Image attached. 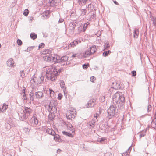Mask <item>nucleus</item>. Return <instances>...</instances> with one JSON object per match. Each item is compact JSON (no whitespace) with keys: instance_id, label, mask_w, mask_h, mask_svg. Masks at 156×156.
Masks as SVG:
<instances>
[{"instance_id":"864d4df0","label":"nucleus","mask_w":156,"mask_h":156,"mask_svg":"<svg viewBox=\"0 0 156 156\" xmlns=\"http://www.w3.org/2000/svg\"><path fill=\"white\" fill-rule=\"evenodd\" d=\"M62 94L61 93H59L58 95V99L59 100H61L62 99Z\"/></svg>"},{"instance_id":"20e7f679","label":"nucleus","mask_w":156,"mask_h":156,"mask_svg":"<svg viewBox=\"0 0 156 156\" xmlns=\"http://www.w3.org/2000/svg\"><path fill=\"white\" fill-rule=\"evenodd\" d=\"M44 75L43 76L42 74L38 77H35L34 75L31 79V81L37 84L42 83L44 82Z\"/></svg>"},{"instance_id":"4d7b16f0","label":"nucleus","mask_w":156,"mask_h":156,"mask_svg":"<svg viewBox=\"0 0 156 156\" xmlns=\"http://www.w3.org/2000/svg\"><path fill=\"white\" fill-rule=\"evenodd\" d=\"M96 78L94 76H92L90 77V80L91 82H93L94 80H95Z\"/></svg>"},{"instance_id":"39448f33","label":"nucleus","mask_w":156,"mask_h":156,"mask_svg":"<svg viewBox=\"0 0 156 156\" xmlns=\"http://www.w3.org/2000/svg\"><path fill=\"white\" fill-rule=\"evenodd\" d=\"M61 0H45L44 4L48 6L53 7L57 5Z\"/></svg>"},{"instance_id":"338daca9","label":"nucleus","mask_w":156,"mask_h":156,"mask_svg":"<svg viewBox=\"0 0 156 156\" xmlns=\"http://www.w3.org/2000/svg\"><path fill=\"white\" fill-rule=\"evenodd\" d=\"M64 92V95L66 97H66H67V93L66 92V90H65V91H63Z\"/></svg>"},{"instance_id":"c756f323","label":"nucleus","mask_w":156,"mask_h":156,"mask_svg":"<svg viewBox=\"0 0 156 156\" xmlns=\"http://www.w3.org/2000/svg\"><path fill=\"white\" fill-rule=\"evenodd\" d=\"M87 8L89 10H90L91 11H93V9H94V10L95 9H94L93 5L91 4L88 5Z\"/></svg>"},{"instance_id":"0eeeda50","label":"nucleus","mask_w":156,"mask_h":156,"mask_svg":"<svg viewBox=\"0 0 156 156\" xmlns=\"http://www.w3.org/2000/svg\"><path fill=\"white\" fill-rule=\"evenodd\" d=\"M76 111L73 112H67L66 115V118L68 119L72 120L74 119L76 117Z\"/></svg>"},{"instance_id":"a878e982","label":"nucleus","mask_w":156,"mask_h":156,"mask_svg":"<svg viewBox=\"0 0 156 156\" xmlns=\"http://www.w3.org/2000/svg\"><path fill=\"white\" fill-rule=\"evenodd\" d=\"M62 133L63 135H66L69 137H73V135L71 133H69L65 131H62Z\"/></svg>"},{"instance_id":"a18cd8bd","label":"nucleus","mask_w":156,"mask_h":156,"mask_svg":"<svg viewBox=\"0 0 156 156\" xmlns=\"http://www.w3.org/2000/svg\"><path fill=\"white\" fill-rule=\"evenodd\" d=\"M89 66V64H84L83 65L82 67H83V69H86Z\"/></svg>"},{"instance_id":"7c9ffc66","label":"nucleus","mask_w":156,"mask_h":156,"mask_svg":"<svg viewBox=\"0 0 156 156\" xmlns=\"http://www.w3.org/2000/svg\"><path fill=\"white\" fill-rule=\"evenodd\" d=\"M8 106L5 103H4L3 104V105L2 107V109L3 110L2 112H5L6 110V109L8 108Z\"/></svg>"},{"instance_id":"a211bd4d","label":"nucleus","mask_w":156,"mask_h":156,"mask_svg":"<svg viewBox=\"0 0 156 156\" xmlns=\"http://www.w3.org/2000/svg\"><path fill=\"white\" fill-rule=\"evenodd\" d=\"M155 120L154 119H153L151 126L152 128L156 129V114L155 115Z\"/></svg>"},{"instance_id":"bb28decb","label":"nucleus","mask_w":156,"mask_h":156,"mask_svg":"<svg viewBox=\"0 0 156 156\" xmlns=\"http://www.w3.org/2000/svg\"><path fill=\"white\" fill-rule=\"evenodd\" d=\"M79 12L80 16H83L85 15L87 10L85 9H80L79 10Z\"/></svg>"},{"instance_id":"6e6d98bb","label":"nucleus","mask_w":156,"mask_h":156,"mask_svg":"<svg viewBox=\"0 0 156 156\" xmlns=\"http://www.w3.org/2000/svg\"><path fill=\"white\" fill-rule=\"evenodd\" d=\"M105 156H113V154L112 153L108 152L106 154Z\"/></svg>"},{"instance_id":"4468645a","label":"nucleus","mask_w":156,"mask_h":156,"mask_svg":"<svg viewBox=\"0 0 156 156\" xmlns=\"http://www.w3.org/2000/svg\"><path fill=\"white\" fill-rule=\"evenodd\" d=\"M94 99H91L89 100L87 102V107H94L95 104Z\"/></svg>"},{"instance_id":"c9c22d12","label":"nucleus","mask_w":156,"mask_h":156,"mask_svg":"<svg viewBox=\"0 0 156 156\" xmlns=\"http://www.w3.org/2000/svg\"><path fill=\"white\" fill-rule=\"evenodd\" d=\"M146 130H145V131H144L141 132L139 135L140 138H141V137L145 136L146 134Z\"/></svg>"},{"instance_id":"1a4fd4ad","label":"nucleus","mask_w":156,"mask_h":156,"mask_svg":"<svg viewBox=\"0 0 156 156\" xmlns=\"http://www.w3.org/2000/svg\"><path fill=\"white\" fill-rule=\"evenodd\" d=\"M43 58L44 61L51 62H52V60H53V56L50 55L44 56L43 57Z\"/></svg>"},{"instance_id":"ddd939ff","label":"nucleus","mask_w":156,"mask_h":156,"mask_svg":"<svg viewBox=\"0 0 156 156\" xmlns=\"http://www.w3.org/2000/svg\"><path fill=\"white\" fill-rule=\"evenodd\" d=\"M53 60H52V62H54V63L61 62L60 57L59 56L56 55L53 57Z\"/></svg>"},{"instance_id":"0e129e2a","label":"nucleus","mask_w":156,"mask_h":156,"mask_svg":"<svg viewBox=\"0 0 156 156\" xmlns=\"http://www.w3.org/2000/svg\"><path fill=\"white\" fill-rule=\"evenodd\" d=\"M71 24L73 25V26L75 27L76 26V22H73V23H72Z\"/></svg>"},{"instance_id":"393cba45","label":"nucleus","mask_w":156,"mask_h":156,"mask_svg":"<svg viewBox=\"0 0 156 156\" xmlns=\"http://www.w3.org/2000/svg\"><path fill=\"white\" fill-rule=\"evenodd\" d=\"M52 50L50 49H47L43 51L42 54H50L52 53Z\"/></svg>"},{"instance_id":"c85d7f7f","label":"nucleus","mask_w":156,"mask_h":156,"mask_svg":"<svg viewBox=\"0 0 156 156\" xmlns=\"http://www.w3.org/2000/svg\"><path fill=\"white\" fill-rule=\"evenodd\" d=\"M37 35L35 34L34 33H32L30 34V38L34 40L37 38Z\"/></svg>"},{"instance_id":"09e8293b","label":"nucleus","mask_w":156,"mask_h":156,"mask_svg":"<svg viewBox=\"0 0 156 156\" xmlns=\"http://www.w3.org/2000/svg\"><path fill=\"white\" fill-rule=\"evenodd\" d=\"M49 92H50V94H53L54 95L55 93L52 89L50 88L49 89Z\"/></svg>"},{"instance_id":"7ed1b4c3","label":"nucleus","mask_w":156,"mask_h":156,"mask_svg":"<svg viewBox=\"0 0 156 156\" xmlns=\"http://www.w3.org/2000/svg\"><path fill=\"white\" fill-rule=\"evenodd\" d=\"M61 70L60 69L55 67L53 69V71H47L45 75L46 78L48 80L52 81L55 80L57 76L58 75V73L60 72Z\"/></svg>"},{"instance_id":"6ab92c4d","label":"nucleus","mask_w":156,"mask_h":156,"mask_svg":"<svg viewBox=\"0 0 156 156\" xmlns=\"http://www.w3.org/2000/svg\"><path fill=\"white\" fill-rule=\"evenodd\" d=\"M89 49L90 51V52H91L92 54L95 52L97 50L96 46L95 45L92 46L89 48Z\"/></svg>"},{"instance_id":"a19ab883","label":"nucleus","mask_w":156,"mask_h":156,"mask_svg":"<svg viewBox=\"0 0 156 156\" xmlns=\"http://www.w3.org/2000/svg\"><path fill=\"white\" fill-rule=\"evenodd\" d=\"M75 46V45L74 44V42H72L70 44H69L68 45V48H70L71 47H74Z\"/></svg>"},{"instance_id":"bf43d9fd","label":"nucleus","mask_w":156,"mask_h":156,"mask_svg":"<svg viewBox=\"0 0 156 156\" xmlns=\"http://www.w3.org/2000/svg\"><path fill=\"white\" fill-rule=\"evenodd\" d=\"M22 98L24 100H26L27 99V97H26L25 94H23V97H22Z\"/></svg>"},{"instance_id":"5fc2aeb1","label":"nucleus","mask_w":156,"mask_h":156,"mask_svg":"<svg viewBox=\"0 0 156 156\" xmlns=\"http://www.w3.org/2000/svg\"><path fill=\"white\" fill-rule=\"evenodd\" d=\"M34 48V46L29 47L27 48V50H29V51L32 50Z\"/></svg>"},{"instance_id":"79ce46f5","label":"nucleus","mask_w":156,"mask_h":156,"mask_svg":"<svg viewBox=\"0 0 156 156\" xmlns=\"http://www.w3.org/2000/svg\"><path fill=\"white\" fill-rule=\"evenodd\" d=\"M110 47V45L108 43H106L104 45V50L107 49Z\"/></svg>"},{"instance_id":"49530a36","label":"nucleus","mask_w":156,"mask_h":156,"mask_svg":"<svg viewBox=\"0 0 156 156\" xmlns=\"http://www.w3.org/2000/svg\"><path fill=\"white\" fill-rule=\"evenodd\" d=\"M44 45H45V44L44 43H41V44H40L39 45V47H38V48H43L44 47Z\"/></svg>"},{"instance_id":"473e14b6","label":"nucleus","mask_w":156,"mask_h":156,"mask_svg":"<svg viewBox=\"0 0 156 156\" xmlns=\"http://www.w3.org/2000/svg\"><path fill=\"white\" fill-rule=\"evenodd\" d=\"M150 17L151 19V21L153 22V25L155 27L156 26V18H154L152 16H150Z\"/></svg>"},{"instance_id":"9b49d317","label":"nucleus","mask_w":156,"mask_h":156,"mask_svg":"<svg viewBox=\"0 0 156 156\" xmlns=\"http://www.w3.org/2000/svg\"><path fill=\"white\" fill-rule=\"evenodd\" d=\"M112 86L115 89V90H118L120 88V83L118 82H113Z\"/></svg>"},{"instance_id":"c03bdc74","label":"nucleus","mask_w":156,"mask_h":156,"mask_svg":"<svg viewBox=\"0 0 156 156\" xmlns=\"http://www.w3.org/2000/svg\"><path fill=\"white\" fill-rule=\"evenodd\" d=\"M17 43L20 46L22 44V42L21 40L20 39H17Z\"/></svg>"},{"instance_id":"ea45409f","label":"nucleus","mask_w":156,"mask_h":156,"mask_svg":"<svg viewBox=\"0 0 156 156\" xmlns=\"http://www.w3.org/2000/svg\"><path fill=\"white\" fill-rule=\"evenodd\" d=\"M95 19V14H93L91 15L90 17V20L92 21H94Z\"/></svg>"},{"instance_id":"72a5a7b5","label":"nucleus","mask_w":156,"mask_h":156,"mask_svg":"<svg viewBox=\"0 0 156 156\" xmlns=\"http://www.w3.org/2000/svg\"><path fill=\"white\" fill-rule=\"evenodd\" d=\"M114 88H113L112 86L108 90V93H109L110 94H112L113 93L115 92V90Z\"/></svg>"},{"instance_id":"8fccbe9b","label":"nucleus","mask_w":156,"mask_h":156,"mask_svg":"<svg viewBox=\"0 0 156 156\" xmlns=\"http://www.w3.org/2000/svg\"><path fill=\"white\" fill-rule=\"evenodd\" d=\"M151 106L150 105H149L147 106V111L148 112L150 111L151 110Z\"/></svg>"},{"instance_id":"4be33fe9","label":"nucleus","mask_w":156,"mask_h":156,"mask_svg":"<svg viewBox=\"0 0 156 156\" xmlns=\"http://www.w3.org/2000/svg\"><path fill=\"white\" fill-rule=\"evenodd\" d=\"M43 94L42 92L38 91L35 93V96L36 98H40L43 96Z\"/></svg>"},{"instance_id":"774afa93","label":"nucleus","mask_w":156,"mask_h":156,"mask_svg":"<svg viewBox=\"0 0 156 156\" xmlns=\"http://www.w3.org/2000/svg\"><path fill=\"white\" fill-rule=\"evenodd\" d=\"M124 154H126V155H129V152L128 151H126V152L124 153Z\"/></svg>"},{"instance_id":"aec40b11","label":"nucleus","mask_w":156,"mask_h":156,"mask_svg":"<svg viewBox=\"0 0 156 156\" xmlns=\"http://www.w3.org/2000/svg\"><path fill=\"white\" fill-rule=\"evenodd\" d=\"M60 84L61 88L63 89V91H65V90H66V88L65 87V83L63 80H61L60 82Z\"/></svg>"},{"instance_id":"f257e3e1","label":"nucleus","mask_w":156,"mask_h":156,"mask_svg":"<svg viewBox=\"0 0 156 156\" xmlns=\"http://www.w3.org/2000/svg\"><path fill=\"white\" fill-rule=\"evenodd\" d=\"M125 98L122 92H116L112 97V103L108 109V119L117 115L118 109H122L124 107Z\"/></svg>"},{"instance_id":"58836bf2","label":"nucleus","mask_w":156,"mask_h":156,"mask_svg":"<svg viewBox=\"0 0 156 156\" xmlns=\"http://www.w3.org/2000/svg\"><path fill=\"white\" fill-rule=\"evenodd\" d=\"M20 76L21 77L23 78L26 76L25 74L24 73V70L20 71Z\"/></svg>"},{"instance_id":"2f4dec72","label":"nucleus","mask_w":156,"mask_h":156,"mask_svg":"<svg viewBox=\"0 0 156 156\" xmlns=\"http://www.w3.org/2000/svg\"><path fill=\"white\" fill-rule=\"evenodd\" d=\"M54 139L56 141H59L60 139V136L58 134H55L54 135Z\"/></svg>"},{"instance_id":"412c9836","label":"nucleus","mask_w":156,"mask_h":156,"mask_svg":"<svg viewBox=\"0 0 156 156\" xmlns=\"http://www.w3.org/2000/svg\"><path fill=\"white\" fill-rule=\"evenodd\" d=\"M139 34V30L137 28H135L134 30V31L133 34V37L135 38H138Z\"/></svg>"},{"instance_id":"dca6fc26","label":"nucleus","mask_w":156,"mask_h":156,"mask_svg":"<svg viewBox=\"0 0 156 156\" xmlns=\"http://www.w3.org/2000/svg\"><path fill=\"white\" fill-rule=\"evenodd\" d=\"M13 58H11L7 61V64L8 66L12 67L13 66L14 62L13 61Z\"/></svg>"},{"instance_id":"de8ad7c7","label":"nucleus","mask_w":156,"mask_h":156,"mask_svg":"<svg viewBox=\"0 0 156 156\" xmlns=\"http://www.w3.org/2000/svg\"><path fill=\"white\" fill-rule=\"evenodd\" d=\"M95 123V122H94L93 123L91 122L89 124V126L90 127V128H93L94 126V123Z\"/></svg>"},{"instance_id":"6e6552de","label":"nucleus","mask_w":156,"mask_h":156,"mask_svg":"<svg viewBox=\"0 0 156 156\" xmlns=\"http://www.w3.org/2000/svg\"><path fill=\"white\" fill-rule=\"evenodd\" d=\"M48 111L51 114H54V112H55L57 110V108L55 105L53 104H50L48 106Z\"/></svg>"},{"instance_id":"423d86ee","label":"nucleus","mask_w":156,"mask_h":156,"mask_svg":"<svg viewBox=\"0 0 156 156\" xmlns=\"http://www.w3.org/2000/svg\"><path fill=\"white\" fill-rule=\"evenodd\" d=\"M30 120L29 119V121H27L29 125L35 124L37 125L38 124V120L34 115L33 116H32V117H30Z\"/></svg>"},{"instance_id":"5701e85b","label":"nucleus","mask_w":156,"mask_h":156,"mask_svg":"<svg viewBox=\"0 0 156 156\" xmlns=\"http://www.w3.org/2000/svg\"><path fill=\"white\" fill-rule=\"evenodd\" d=\"M9 122V123L8 122L5 124V126L7 129H10L12 127H13V126H14L12 123H10V122Z\"/></svg>"},{"instance_id":"603ef678","label":"nucleus","mask_w":156,"mask_h":156,"mask_svg":"<svg viewBox=\"0 0 156 156\" xmlns=\"http://www.w3.org/2000/svg\"><path fill=\"white\" fill-rule=\"evenodd\" d=\"M105 140V139L103 138H99L98 140V141L100 142H103L104 141V140Z\"/></svg>"},{"instance_id":"f8f14e48","label":"nucleus","mask_w":156,"mask_h":156,"mask_svg":"<svg viewBox=\"0 0 156 156\" xmlns=\"http://www.w3.org/2000/svg\"><path fill=\"white\" fill-rule=\"evenodd\" d=\"M68 59V57L66 55L61 57L60 58L61 66L65 65L66 62L67 61Z\"/></svg>"},{"instance_id":"3c124183","label":"nucleus","mask_w":156,"mask_h":156,"mask_svg":"<svg viewBox=\"0 0 156 156\" xmlns=\"http://www.w3.org/2000/svg\"><path fill=\"white\" fill-rule=\"evenodd\" d=\"M131 73L133 76H135L136 75V72L134 70L132 71Z\"/></svg>"},{"instance_id":"680f3d73","label":"nucleus","mask_w":156,"mask_h":156,"mask_svg":"<svg viewBox=\"0 0 156 156\" xmlns=\"http://www.w3.org/2000/svg\"><path fill=\"white\" fill-rule=\"evenodd\" d=\"M44 14L46 16H47L49 14V12L48 11H47V12H44Z\"/></svg>"},{"instance_id":"13d9d810","label":"nucleus","mask_w":156,"mask_h":156,"mask_svg":"<svg viewBox=\"0 0 156 156\" xmlns=\"http://www.w3.org/2000/svg\"><path fill=\"white\" fill-rule=\"evenodd\" d=\"M74 111H76V110H75V109L73 108H69V112H73Z\"/></svg>"},{"instance_id":"f3484780","label":"nucleus","mask_w":156,"mask_h":156,"mask_svg":"<svg viewBox=\"0 0 156 156\" xmlns=\"http://www.w3.org/2000/svg\"><path fill=\"white\" fill-rule=\"evenodd\" d=\"M99 127L101 130H105L109 127V126L107 123H106L105 124H100Z\"/></svg>"},{"instance_id":"69168bd1","label":"nucleus","mask_w":156,"mask_h":156,"mask_svg":"<svg viewBox=\"0 0 156 156\" xmlns=\"http://www.w3.org/2000/svg\"><path fill=\"white\" fill-rule=\"evenodd\" d=\"M26 89V88L25 87H23V89L22 90V92L24 94H25V90Z\"/></svg>"},{"instance_id":"e2e57ef3","label":"nucleus","mask_w":156,"mask_h":156,"mask_svg":"<svg viewBox=\"0 0 156 156\" xmlns=\"http://www.w3.org/2000/svg\"><path fill=\"white\" fill-rule=\"evenodd\" d=\"M64 20L63 19H60L58 21V23H62L64 21Z\"/></svg>"},{"instance_id":"cd10ccee","label":"nucleus","mask_w":156,"mask_h":156,"mask_svg":"<svg viewBox=\"0 0 156 156\" xmlns=\"http://www.w3.org/2000/svg\"><path fill=\"white\" fill-rule=\"evenodd\" d=\"M111 53V51L110 50H108L106 51H104L102 55L104 57H106L108 55Z\"/></svg>"},{"instance_id":"b1692460","label":"nucleus","mask_w":156,"mask_h":156,"mask_svg":"<svg viewBox=\"0 0 156 156\" xmlns=\"http://www.w3.org/2000/svg\"><path fill=\"white\" fill-rule=\"evenodd\" d=\"M67 128L69 129L72 131V133L74 132L75 129L73 128V126L70 123H68L66 125Z\"/></svg>"},{"instance_id":"f03ea898","label":"nucleus","mask_w":156,"mask_h":156,"mask_svg":"<svg viewBox=\"0 0 156 156\" xmlns=\"http://www.w3.org/2000/svg\"><path fill=\"white\" fill-rule=\"evenodd\" d=\"M23 108V109H20V111L18 112L19 118L21 120L28 121L30 117V115L32 113V110L30 108L26 107Z\"/></svg>"},{"instance_id":"e433bc0d","label":"nucleus","mask_w":156,"mask_h":156,"mask_svg":"<svg viewBox=\"0 0 156 156\" xmlns=\"http://www.w3.org/2000/svg\"><path fill=\"white\" fill-rule=\"evenodd\" d=\"M90 23L89 22H87L86 23H85L83 27V31L84 32L86 30L87 28V27L89 25Z\"/></svg>"},{"instance_id":"052dcab7","label":"nucleus","mask_w":156,"mask_h":156,"mask_svg":"<svg viewBox=\"0 0 156 156\" xmlns=\"http://www.w3.org/2000/svg\"><path fill=\"white\" fill-rule=\"evenodd\" d=\"M24 130L25 132H29L30 131V129L28 128H25L24 129Z\"/></svg>"},{"instance_id":"9d476101","label":"nucleus","mask_w":156,"mask_h":156,"mask_svg":"<svg viewBox=\"0 0 156 156\" xmlns=\"http://www.w3.org/2000/svg\"><path fill=\"white\" fill-rule=\"evenodd\" d=\"M44 131H46V132L48 134L54 136L55 134V132L52 129H51L49 128H47V126H46L44 128Z\"/></svg>"},{"instance_id":"37998d69","label":"nucleus","mask_w":156,"mask_h":156,"mask_svg":"<svg viewBox=\"0 0 156 156\" xmlns=\"http://www.w3.org/2000/svg\"><path fill=\"white\" fill-rule=\"evenodd\" d=\"M29 13V10L27 9H26L23 12V14L26 16H27Z\"/></svg>"},{"instance_id":"f704fd0d","label":"nucleus","mask_w":156,"mask_h":156,"mask_svg":"<svg viewBox=\"0 0 156 156\" xmlns=\"http://www.w3.org/2000/svg\"><path fill=\"white\" fill-rule=\"evenodd\" d=\"M29 95L30 96V100L31 101H33L34 100V98L33 97L34 95V93L32 91L29 94Z\"/></svg>"},{"instance_id":"4c0bfd02","label":"nucleus","mask_w":156,"mask_h":156,"mask_svg":"<svg viewBox=\"0 0 156 156\" xmlns=\"http://www.w3.org/2000/svg\"><path fill=\"white\" fill-rule=\"evenodd\" d=\"M78 33H80L81 31H83V29L82 26L80 25L78 28Z\"/></svg>"},{"instance_id":"2eb2a0df","label":"nucleus","mask_w":156,"mask_h":156,"mask_svg":"<svg viewBox=\"0 0 156 156\" xmlns=\"http://www.w3.org/2000/svg\"><path fill=\"white\" fill-rule=\"evenodd\" d=\"M92 55L91 52H90V51L89 48L86 50L83 54V57L84 58L88 57Z\"/></svg>"}]
</instances>
